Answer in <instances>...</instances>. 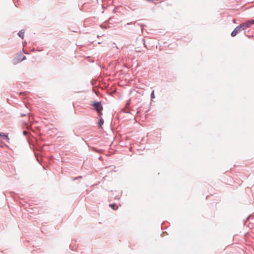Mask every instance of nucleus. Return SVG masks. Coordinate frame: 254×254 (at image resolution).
Here are the masks:
<instances>
[{
    "instance_id": "1",
    "label": "nucleus",
    "mask_w": 254,
    "mask_h": 254,
    "mask_svg": "<svg viewBox=\"0 0 254 254\" xmlns=\"http://www.w3.org/2000/svg\"><path fill=\"white\" fill-rule=\"evenodd\" d=\"M92 105L94 107L95 109L97 111V112L99 114V116L102 115L101 113V111L103 110V107L101 105V102H97L93 103Z\"/></svg>"
},
{
    "instance_id": "2",
    "label": "nucleus",
    "mask_w": 254,
    "mask_h": 254,
    "mask_svg": "<svg viewBox=\"0 0 254 254\" xmlns=\"http://www.w3.org/2000/svg\"><path fill=\"white\" fill-rule=\"evenodd\" d=\"M242 31L239 26H237L232 32L231 35L232 37H235L238 33Z\"/></svg>"
},
{
    "instance_id": "3",
    "label": "nucleus",
    "mask_w": 254,
    "mask_h": 254,
    "mask_svg": "<svg viewBox=\"0 0 254 254\" xmlns=\"http://www.w3.org/2000/svg\"><path fill=\"white\" fill-rule=\"evenodd\" d=\"M239 26H240L242 30H245L250 27L248 21L246 22L241 24Z\"/></svg>"
},
{
    "instance_id": "4",
    "label": "nucleus",
    "mask_w": 254,
    "mask_h": 254,
    "mask_svg": "<svg viewBox=\"0 0 254 254\" xmlns=\"http://www.w3.org/2000/svg\"><path fill=\"white\" fill-rule=\"evenodd\" d=\"M0 137H2L3 139L5 140L8 143H9L10 139L8 137V133L0 132Z\"/></svg>"
},
{
    "instance_id": "5",
    "label": "nucleus",
    "mask_w": 254,
    "mask_h": 254,
    "mask_svg": "<svg viewBox=\"0 0 254 254\" xmlns=\"http://www.w3.org/2000/svg\"><path fill=\"white\" fill-rule=\"evenodd\" d=\"M18 36L21 38L22 39L24 37V31H23L22 30H21L18 33Z\"/></svg>"
},
{
    "instance_id": "6",
    "label": "nucleus",
    "mask_w": 254,
    "mask_h": 254,
    "mask_svg": "<svg viewBox=\"0 0 254 254\" xmlns=\"http://www.w3.org/2000/svg\"><path fill=\"white\" fill-rule=\"evenodd\" d=\"M110 206L114 210H116L118 208V207L116 206L115 204L114 203L110 204Z\"/></svg>"
},
{
    "instance_id": "7",
    "label": "nucleus",
    "mask_w": 254,
    "mask_h": 254,
    "mask_svg": "<svg viewBox=\"0 0 254 254\" xmlns=\"http://www.w3.org/2000/svg\"><path fill=\"white\" fill-rule=\"evenodd\" d=\"M104 122V120L102 118H101L98 123L99 126L100 127H101L103 125Z\"/></svg>"
},
{
    "instance_id": "8",
    "label": "nucleus",
    "mask_w": 254,
    "mask_h": 254,
    "mask_svg": "<svg viewBox=\"0 0 254 254\" xmlns=\"http://www.w3.org/2000/svg\"><path fill=\"white\" fill-rule=\"evenodd\" d=\"M248 21V22L249 23L250 26H251V25L254 24V20H249Z\"/></svg>"
},
{
    "instance_id": "9",
    "label": "nucleus",
    "mask_w": 254,
    "mask_h": 254,
    "mask_svg": "<svg viewBox=\"0 0 254 254\" xmlns=\"http://www.w3.org/2000/svg\"><path fill=\"white\" fill-rule=\"evenodd\" d=\"M150 97H151V99H154V98H155V95H154V91H153L152 92V93H151Z\"/></svg>"
},
{
    "instance_id": "10",
    "label": "nucleus",
    "mask_w": 254,
    "mask_h": 254,
    "mask_svg": "<svg viewBox=\"0 0 254 254\" xmlns=\"http://www.w3.org/2000/svg\"><path fill=\"white\" fill-rule=\"evenodd\" d=\"M25 59H26V57L25 56H23V57H22V59H19V62H21V61H23V60H24Z\"/></svg>"
},
{
    "instance_id": "11",
    "label": "nucleus",
    "mask_w": 254,
    "mask_h": 254,
    "mask_svg": "<svg viewBox=\"0 0 254 254\" xmlns=\"http://www.w3.org/2000/svg\"><path fill=\"white\" fill-rule=\"evenodd\" d=\"M1 145H0V146L1 147H2L3 146H7L6 144H4L3 142H1Z\"/></svg>"
},
{
    "instance_id": "12",
    "label": "nucleus",
    "mask_w": 254,
    "mask_h": 254,
    "mask_svg": "<svg viewBox=\"0 0 254 254\" xmlns=\"http://www.w3.org/2000/svg\"><path fill=\"white\" fill-rule=\"evenodd\" d=\"M19 59H22V56L21 55H18L17 56V60L19 61Z\"/></svg>"
},
{
    "instance_id": "13",
    "label": "nucleus",
    "mask_w": 254,
    "mask_h": 254,
    "mask_svg": "<svg viewBox=\"0 0 254 254\" xmlns=\"http://www.w3.org/2000/svg\"><path fill=\"white\" fill-rule=\"evenodd\" d=\"M142 41H143V43L144 45L145 46H145V40H144V39H142Z\"/></svg>"
},
{
    "instance_id": "14",
    "label": "nucleus",
    "mask_w": 254,
    "mask_h": 254,
    "mask_svg": "<svg viewBox=\"0 0 254 254\" xmlns=\"http://www.w3.org/2000/svg\"><path fill=\"white\" fill-rule=\"evenodd\" d=\"M23 133L24 135H26L27 134V132L26 131H24L23 132Z\"/></svg>"
},
{
    "instance_id": "15",
    "label": "nucleus",
    "mask_w": 254,
    "mask_h": 254,
    "mask_svg": "<svg viewBox=\"0 0 254 254\" xmlns=\"http://www.w3.org/2000/svg\"><path fill=\"white\" fill-rule=\"evenodd\" d=\"M137 52H139V50H137V51H136Z\"/></svg>"
},
{
    "instance_id": "16",
    "label": "nucleus",
    "mask_w": 254,
    "mask_h": 254,
    "mask_svg": "<svg viewBox=\"0 0 254 254\" xmlns=\"http://www.w3.org/2000/svg\"><path fill=\"white\" fill-rule=\"evenodd\" d=\"M137 52H139V50H137V51H136Z\"/></svg>"
}]
</instances>
